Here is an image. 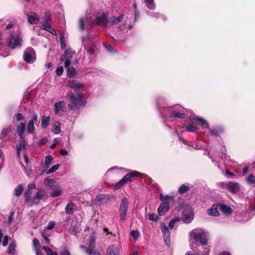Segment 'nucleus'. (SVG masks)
Masks as SVG:
<instances>
[{"label": "nucleus", "instance_id": "f257e3e1", "mask_svg": "<svg viewBox=\"0 0 255 255\" xmlns=\"http://www.w3.org/2000/svg\"><path fill=\"white\" fill-rule=\"evenodd\" d=\"M189 246L195 247L196 244L208 242L209 240V233L203 228L193 229L189 233Z\"/></svg>", "mask_w": 255, "mask_h": 255}, {"label": "nucleus", "instance_id": "f03ea898", "mask_svg": "<svg viewBox=\"0 0 255 255\" xmlns=\"http://www.w3.org/2000/svg\"><path fill=\"white\" fill-rule=\"evenodd\" d=\"M108 20L107 15L105 13H103L101 14L98 15L96 17V21H91L90 17L87 16L85 19L81 18L79 19V27L81 30H83L85 29V26H86L87 29L97 24H102L106 27L105 24L108 22Z\"/></svg>", "mask_w": 255, "mask_h": 255}, {"label": "nucleus", "instance_id": "7ed1b4c3", "mask_svg": "<svg viewBox=\"0 0 255 255\" xmlns=\"http://www.w3.org/2000/svg\"><path fill=\"white\" fill-rule=\"evenodd\" d=\"M67 96L69 100L68 107L70 110L76 111L85 105L81 94L75 95L72 91H69Z\"/></svg>", "mask_w": 255, "mask_h": 255}, {"label": "nucleus", "instance_id": "20e7f679", "mask_svg": "<svg viewBox=\"0 0 255 255\" xmlns=\"http://www.w3.org/2000/svg\"><path fill=\"white\" fill-rule=\"evenodd\" d=\"M126 18L124 13H121L119 16H113L110 17L106 23V27L109 28L112 26L117 25L120 31H124L126 28Z\"/></svg>", "mask_w": 255, "mask_h": 255}, {"label": "nucleus", "instance_id": "39448f33", "mask_svg": "<svg viewBox=\"0 0 255 255\" xmlns=\"http://www.w3.org/2000/svg\"><path fill=\"white\" fill-rule=\"evenodd\" d=\"M160 114L163 117L165 116L166 119L165 121L167 126L169 127H174L175 126V113L174 107H163L160 109Z\"/></svg>", "mask_w": 255, "mask_h": 255}, {"label": "nucleus", "instance_id": "423d86ee", "mask_svg": "<svg viewBox=\"0 0 255 255\" xmlns=\"http://www.w3.org/2000/svg\"><path fill=\"white\" fill-rule=\"evenodd\" d=\"M178 208L179 210H182V216L181 220L184 223L188 224L191 223L194 219V214L191 207L181 202L178 203Z\"/></svg>", "mask_w": 255, "mask_h": 255}, {"label": "nucleus", "instance_id": "0eeeda50", "mask_svg": "<svg viewBox=\"0 0 255 255\" xmlns=\"http://www.w3.org/2000/svg\"><path fill=\"white\" fill-rule=\"evenodd\" d=\"M197 255H208L210 252V246L209 241L196 244L195 247H190Z\"/></svg>", "mask_w": 255, "mask_h": 255}, {"label": "nucleus", "instance_id": "6e6552de", "mask_svg": "<svg viewBox=\"0 0 255 255\" xmlns=\"http://www.w3.org/2000/svg\"><path fill=\"white\" fill-rule=\"evenodd\" d=\"M22 41V37L18 34L11 33L8 39V47L11 49L20 47Z\"/></svg>", "mask_w": 255, "mask_h": 255}, {"label": "nucleus", "instance_id": "1a4fd4ad", "mask_svg": "<svg viewBox=\"0 0 255 255\" xmlns=\"http://www.w3.org/2000/svg\"><path fill=\"white\" fill-rule=\"evenodd\" d=\"M129 204V202L127 198L122 199L119 208V216L120 220L122 222H124L126 219Z\"/></svg>", "mask_w": 255, "mask_h": 255}, {"label": "nucleus", "instance_id": "9d476101", "mask_svg": "<svg viewBox=\"0 0 255 255\" xmlns=\"http://www.w3.org/2000/svg\"><path fill=\"white\" fill-rule=\"evenodd\" d=\"M23 59L27 63H32L35 61V52L32 47H28L24 51Z\"/></svg>", "mask_w": 255, "mask_h": 255}, {"label": "nucleus", "instance_id": "9b49d317", "mask_svg": "<svg viewBox=\"0 0 255 255\" xmlns=\"http://www.w3.org/2000/svg\"><path fill=\"white\" fill-rule=\"evenodd\" d=\"M37 115L36 114H33L31 120L27 124L26 130L28 133L32 134L34 132L35 130L34 124L37 121Z\"/></svg>", "mask_w": 255, "mask_h": 255}, {"label": "nucleus", "instance_id": "f8f14e48", "mask_svg": "<svg viewBox=\"0 0 255 255\" xmlns=\"http://www.w3.org/2000/svg\"><path fill=\"white\" fill-rule=\"evenodd\" d=\"M160 226L161 230L163 235L164 242L167 245H168L170 243V233L169 230L164 223L161 222Z\"/></svg>", "mask_w": 255, "mask_h": 255}, {"label": "nucleus", "instance_id": "ddd939ff", "mask_svg": "<svg viewBox=\"0 0 255 255\" xmlns=\"http://www.w3.org/2000/svg\"><path fill=\"white\" fill-rule=\"evenodd\" d=\"M45 194L46 191L43 188H39L32 200V203L35 204H38L39 203V200L42 199Z\"/></svg>", "mask_w": 255, "mask_h": 255}, {"label": "nucleus", "instance_id": "4468645a", "mask_svg": "<svg viewBox=\"0 0 255 255\" xmlns=\"http://www.w3.org/2000/svg\"><path fill=\"white\" fill-rule=\"evenodd\" d=\"M54 113L59 114L61 112H64L66 109V103L64 101H60L54 104Z\"/></svg>", "mask_w": 255, "mask_h": 255}, {"label": "nucleus", "instance_id": "2eb2a0df", "mask_svg": "<svg viewBox=\"0 0 255 255\" xmlns=\"http://www.w3.org/2000/svg\"><path fill=\"white\" fill-rule=\"evenodd\" d=\"M28 22L31 24H34L37 23L39 20L40 17L38 14L34 12H29L27 13Z\"/></svg>", "mask_w": 255, "mask_h": 255}, {"label": "nucleus", "instance_id": "dca6fc26", "mask_svg": "<svg viewBox=\"0 0 255 255\" xmlns=\"http://www.w3.org/2000/svg\"><path fill=\"white\" fill-rule=\"evenodd\" d=\"M70 60L66 59L65 62V67L67 69V76L69 77H73L76 74V70L73 67H70Z\"/></svg>", "mask_w": 255, "mask_h": 255}, {"label": "nucleus", "instance_id": "f3484780", "mask_svg": "<svg viewBox=\"0 0 255 255\" xmlns=\"http://www.w3.org/2000/svg\"><path fill=\"white\" fill-rule=\"evenodd\" d=\"M240 185L235 182H229L227 185V188L231 192L236 193L240 190Z\"/></svg>", "mask_w": 255, "mask_h": 255}, {"label": "nucleus", "instance_id": "a211bd4d", "mask_svg": "<svg viewBox=\"0 0 255 255\" xmlns=\"http://www.w3.org/2000/svg\"><path fill=\"white\" fill-rule=\"evenodd\" d=\"M159 199L162 202L161 203L165 204L169 206L170 202L174 200V197L173 196L164 195L161 193L159 196Z\"/></svg>", "mask_w": 255, "mask_h": 255}, {"label": "nucleus", "instance_id": "6ab92c4d", "mask_svg": "<svg viewBox=\"0 0 255 255\" xmlns=\"http://www.w3.org/2000/svg\"><path fill=\"white\" fill-rule=\"evenodd\" d=\"M80 249L88 255H100V253L97 252L93 247L87 248L84 246L81 245Z\"/></svg>", "mask_w": 255, "mask_h": 255}, {"label": "nucleus", "instance_id": "aec40b11", "mask_svg": "<svg viewBox=\"0 0 255 255\" xmlns=\"http://www.w3.org/2000/svg\"><path fill=\"white\" fill-rule=\"evenodd\" d=\"M145 175H143L142 173H140L136 171H134L131 173L127 174L125 175L123 178L127 182H131L132 181L131 178L134 176H145Z\"/></svg>", "mask_w": 255, "mask_h": 255}, {"label": "nucleus", "instance_id": "412c9836", "mask_svg": "<svg viewBox=\"0 0 255 255\" xmlns=\"http://www.w3.org/2000/svg\"><path fill=\"white\" fill-rule=\"evenodd\" d=\"M169 206L165 204L161 203L157 209L158 214L160 216L164 215L169 210Z\"/></svg>", "mask_w": 255, "mask_h": 255}, {"label": "nucleus", "instance_id": "4be33fe9", "mask_svg": "<svg viewBox=\"0 0 255 255\" xmlns=\"http://www.w3.org/2000/svg\"><path fill=\"white\" fill-rule=\"evenodd\" d=\"M46 186L48 187L50 190H54L58 186V184L53 180L46 178L44 181Z\"/></svg>", "mask_w": 255, "mask_h": 255}, {"label": "nucleus", "instance_id": "5701e85b", "mask_svg": "<svg viewBox=\"0 0 255 255\" xmlns=\"http://www.w3.org/2000/svg\"><path fill=\"white\" fill-rule=\"evenodd\" d=\"M207 214L209 216L218 217L220 213L218 210V207L216 205H213L207 210Z\"/></svg>", "mask_w": 255, "mask_h": 255}, {"label": "nucleus", "instance_id": "b1692460", "mask_svg": "<svg viewBox=\"0 0 255 255\" xmlns=\"http://www.w3.org/2000/svg\"><path fill=\"white\" fill-rule=\"evenodd\" d=\"M68 85L70 88L73 89L75 90H79L82 87V84L80 83L79 82L75 80L69 81Z\"/></svg>", "mask_w": 255, "mask_h": 255}, {"label": "nucleus", "instance_id": "393cba45", "mask_svg": "<svg viewBox=\"0 0 255 255\" xmlns=\"http://www.w3.org/2000/svg\"><path fill=\"white\" fill-rule=\"evenodd\" d=\"M74 204L72 201L69 202L65 208L66 213L69 215H72L74 212Z\"/></svg>", "mask_w": 255, "mask_h": 255}, {"label": "nucleus", "instance_id": "a878e982", "mask_svg": "<svg viewBox=\"0 0 255 255\" xmlns=\"http://www.w3.org/2000/svg\"><path fill=\"white\" fill-rule=\"evenodd\" d=\"M41 127L42 128H46L49 125L50 118L49 116H42L41 117Z\"/></svg>", "mask_w": 255, "mask_h": 255}, {"label": "nucleus", "instance_id": "bb28decb", "mask_svg": "<svg viewBox=\"0 0 255 255\" xmlns=\"http://www.w3.org/2000/svg\"><path fill=\"white\" fill-rule=\"evenodd\" d=\"M25 129V125L20 123L17 127V132L20 138H23V134Z\"/></svg>", "mask_w": 255, "mask_h": 255}, {"label": "nucleus", "instance_id": "cd10ccee", "mask_svg": "<svg viewBox=\"0 0 255 255\" xmlns=\"http://www.w3.org/2000/svg\"><path fill=\"white\" fill-rule=\"evenodd\" d=\"M220 209L222 212L226 215L231 214L233 212L231 207L225 204H221Z\"/></svg>", "mask_w": 255, "mask_h": 255}, {"label": "nucleus", "instance_id": "c85d7f7f", "mask_svg": "<svg viewBox=\"0 0 255 255\" xmlns=\"http://www.w3.org/2000/svg\"><path fill=\"white\" fill-rule=\"evenodd\" d=\"M52 190V191L50 193V196L52 197H58L62 193V189L59 187V185L57 188H55L54 190Z\"/></svg>", "mask_w": 255, "mask_h": 255}, {"label": "nucleus", "instance_id": "c756f323", "mask_svg": "<svg viewBox=\"0 0 255 255\" xmlns=\"http://www.w3.org/2000/svg\"><path fill=\"white\" fill-rule=\"evenodd\" d=\"M191 189V186L189 184H182L178 188V192L180 194H183L187 192Z\"/></svg>", "mask_w": 255, "mask_h": 255}, {"label": "nucleus", "instance_id": "7c9ffc66", "mask_svg": "<svg viewBox=\"0 0 255 255\" xmlns=\"http://www.w3.org/2000/svg\"><path fill=\"white\" fill-rule=\"evenodd\" d=\"M53 131L54 134H58L60 133L61 129H60V124L58 121H55L53 123Z\"/></svg>", "mask_w": 255, "mask_h": 255}, {"label": "nucleus", "instance_id": "2f4dec72", "mask_svg": "<svg viewBox=\"0 0 255 255\" xmlns=\"http://www.w3.org/2000/svg\"><path fill=\"white\" fill-rule=\"evenodd\" d=\"M11 130L12 128L11 126H9L3 128L0 135L1 139L5 138L11 131Z\"/></svg>", "mask_w": 255, "mask_h": 255}, {"label": "nucleus", "instance_id": "473e14b6", "mask_svg": "<svg viewBox=\"0 0 255 255\" xmlns=\"http://www.w3.org/2000/svg\"><path fill=\"white\" fill-rule=\"evenodd\" d=\"M119 250V248L111 246L109 248V255H118Z\"/></svg>", "mask_w": 255, "mask_h": 255}, {"label": "nucleus", "instance_id": "72a5a7b5", "mask_svg": "<svg viewBox=\"0 0 255 255\" xmlns=\"http://www.w3.org/2000/svg\"><path fill=\"white\" fill-rule=\"evenodd\" d=\"M144 2L148 9L154 10L155 8V4L154 0H144Z\"/></svg>", "mask_w": 255, "mask_h": 255}, {"label": "nucleus", "instance_id": "f704fd0d", "mask_svg": "<svg viewBox=\"0 0 255 255\" xmlns=\"http://www.w3.org/2000/svg\"><path fill=\"white\" fill-rule=\"evenodd\" d=\"M194 120L199 123L200 124V125L204 128H209V124L208 122L205 121L204 119L201 118H198L196 117L194 119Z\"/></svg>", "mask_w": 255, "mask_h": 255}, {"label": "nucleus", "instance_id": "c9c22d12", "mask_svg": "<svg viewBox=\"0 0 255 255\" xmlns=\"http://www.w3.org/2000/svg\"><path fill=\"white\" fill-rule=\"evenodd\" d=\"M72 51L71 50L67 49L65 51L64 54L61 56L60 60L63 61L65 60V58H68V59L70 60V58L72 57Z\"/></svg>", "mask_w": 255, "mask_h": 255}, {"label": "nucleus", "instance_id": "e433bc0d", "mask_svg": "<svg viewBox=\"0 0 255 255\" xmlns=\"http://www.w3.org/2000/svg\"><path fill=\"white\" fill-rule=\"evenodd\" d=\"M42 28L51 33L54 34V32H55V30L51 27V26L48 23L47 21H45L42 25Z\"/></svg>", "mask_w": 255, "mask_h": 255}, {"label": "nucleus", "instance_id": "4c0bfd02", "mask_svg": "<svg viewBox=\"0 0 255 255\" xmlns=\"http://www.w3.org/2000/svg\"><path fill=\"white\" fill-rule=\"evenodd\" d=\"M23 190V188L22 185L19 184L17 186H16L14 189V195L16 196H20L22 193Z\"/></svg>", "mask_w": 255, "mask_h": 255}, {"label": "nucleus", "instance_id": "58836bf2", "mask_svg": "<svg viewBox=\"0 0 255 255\" xmlns=\"http://www.w3.org/2000/svg\"><path fill=\"white\" fill-rule=\"evenodd\" d=\"M186 129L188 131L195 132L198 130V128L193 123L189 124L186 126Z\"/></svg>", "mask_w": 255, "mask_h": 255}, {"label": "nucleus", "instance_id": "ea45409f", "mask_svg": "<svg viewBox=\"0 0 255 255\" xmlns=\"http://www.w3.org/2000/svg\"><path fill=\"white\" fill-rule=\"evenodd\" d=\"M42 249L45 251L47 255H58L56 252L47 247L44 246Z\"/></svg>", "mask_w": 255, "mask_h": 255}, {"label": "nucleus", "instance_id": "a19ab883", "mask_svg": "<svg viewBox=\"0 0 255 255\" xmlns=\"http://www.w3.org/2000/svg\"><path fill=\"white\" fill-rule=\"evenodd\" d=\"M53 157L51 155H48L45 157V166L49 167V165L52 163Z\"/></svg>", "mask_w": 255, "mask_h": 255}, {"label": "nucleus", "instance_id": "79ce46f5", "mask_svg": "<svg viewBox=\"0 0 255 255\" xmlns=\"http://www.w3.org/2000/svg\"><path fill=\"white\" fill-rule=\"evenodd\" d=\"M16 245L14 244H11L8 249V253L10 255H13L15 252Z\"/></svg>", "mask_w": 255, "mask_h": 255}, {"label": "nucleus", "instance_id": "37998d69", "mask_svg": "<svg viewBox=\"0 0 255 255\" xmlns=\"http://www.w3.org/2000/svg\"><path fill=\"white\" fill-rule=\"evenodd\" d=\"M59 167V164H56V165L53 166L50 169L47 170L46 174H50L55 172L58 169Z\"/></svg>", "mask_w": 255, "mask_h": 255}, {"label": "nucleus", "instance_id": "c03bdc74", "mask_svg": "<svg viewBox=\"0 0 255 255\" xmlns=\"http://www.w3.org/2000/svg\"><path fill=\"white\" fill-rule=\"evenodd\" d=\"M4 155L2 151L0 150V171L3 167L4 162Z\"/></svg>", "mask_w": 255, "mask_h": 255}, {"label": "nucleus", "instance_id": "a18cd8bd", "mask_svg": "<svg viewBox=\"0 0 255 255\" xmlns=\"http://www.w3.org/2000/svg\"><path fill=\"white\" fill-rule=\"evenodd\" d=\"M148 218L149 220L154 222L159 220V218L154 214H149L148 215Z\"/></svg>", "mask_w": 255, "mask_h": 255}, {"label": "nucleus", "instance_id": "49530a36", "mask_svg": "<svg viewBox=\"0 0 255 255\" xmlns=\"http://www.w3.org/2000/svg\"><path fill=\"white\" fill-rule=\"evenodd\" d=\"M20 139L21 140H20L17 147H20L21 148H24L26 146V142L23 138H20Z\"/></svg>", "mask_w": 255, "mask_h": 255}, {"label": "nucleus", "instance_id": "de8ad7c7", "mask_svg": "<svg viewBox=\"0 0 255 255\" xmlns=\"http://www.w3.org/2000/svg\"><path fill=\"white\" fill-rule=\"evenodd\" d=\"M55 226V222L54 221H50L46 227V229L47 230H52L53 229Z\"/></svg>", "mask_w": 255, "mask_h": 255}, {"label": "nucleus", "instance_id": "09e8293b", "mask_svg": "<svg viewBox=\"0 0 255 255\" xmlns=\"http://www.w3.org/2000/svg\"><path fill=\"white\" fill-rule=\"evenodd\" d=\"M95 239L94 237H91L89 240V245H90V247H93L94 249L95 248Z\"/></svg>", "mask_w": 255, "mask_h": 255}, {"label": "nucleus", "instance_id": "8fccbe9b", "mask_svg": "<svg viewBox=\"0 0 255 255\" xmlns=\"http://www.w3.org/2000/svg\"><path fill=\"white\" fill-rule=\"evenodd\" d=\"M175 224V218H173L169 223L168 227L170 230H171L173 228Z\"/></svg>", "mask_w": 255, "mask_h": 255}, {"label": "nucleus", "instance_id": "3c124183", "mask_svg": "<svg viewBox=\"0 0 255 255\" xmlns=\"http://www.w3.org/2000/svg\"><path fill=\"white\" fill-rule=\"evenodd\" d=\"M63 72V68L62 67H58L56 70V73L57 76H60L62 75Z\"/></svg>", "mask_w": 255, "mask_h": 255}, {"label": "nucleus", "instance_id": "603ef678", "mask_svg": "<svg viewBox=\"0 0 255 255\" xmlns=\"http://www.w3.org/2000/svg\"><path fill=\"white\" fill-rule=\"evenodd\" d=\"M248 181L250 183H254L255 182V176L253 174L251 175L248 179Z\"/></svg>", "mask_w": 255, "mask_h": 255}, {"label": "nucleus", "instance_id": "864d4df0", "mask_svg": "<svg viewBox=\"0 0 255 255\" xmlns=\"http://www.w3.org/2000/svg\"><path fill=\"white\" fill-rule=\"evenodd\" d=\"M50 17H51V15H50V12L49 11H46L45 13V16L44 17V19L45 21H47L49 20H50Z\"/></svg>", "mask_w": 255, "mask_h": 255}, {"label": "nucleus", "instance_id": "5fc2aeb1", "mask_svg": "<svg viewBox=\"0 0 255 255\" xmlns=\"http://www.w3.org/2000/svg\"><path fill=\"white\" fill-rule=\"evenodd\" d=\"M210 132H211V134L212 135H214V136H217L219 135V131L217 129H211L210 130Z\"/></svg>", "mask_w": 255, "mask_h": 255}, {"label": "nucleus", "instance_id": "6e6d98bb", "mask_svg": "<svg viewBox=\"0 0 255 255\" xmlns=\"http://www.w3.org/2000/svg\"><path fill=\"white\" fill-rule=\"evenodd\" d=\"M8 241V237L7 236H5L3 238V241L2 243V246L3 247H5L7 245Z\"/></svg>", "mask_w": 255, "mask_h": 255}, {"label": "nucleus", "instance_id": "4d7b16f0", "mask_svg": "<svg viewBox=\"0 0 255 255\" xmlns=\"http://www.w3.org/2000/svg\"><path fill=\"white\" fill-rule=\"evenodd\" d=\"M150 15L153 16L156 18H163V15L162 14H160L157 12L151 13V14Z\"/></svg>", "mask_w": 255, "mask_h": 255}, {"label": "nucleus", "instance_id": "13d9d810", "mask_svg": "<svg viewBox=\"0 0 255 255\" xmlns=\"http://www.w3.org/2000/svg\"><path fill=\"white\" fill-rule=\"evenodd\" d=\"M23 119H24V117L23 116V115L21 114L18 113L16 114V119L17 121L19 122L20 121L23 120Z\"/></svg>", "mask_w": 255, "mask_h": 255}, {"label": "nucleus", "instance_id": "bf43d9fd", "mask_svg": "<svg viewBox=\"0 0 255 255\" xmlns=\"http://www.w3.org/2000/svg\"><path fill=\"white\" fill-rule=\"evenodd\" d=\"M33 246L35 248V250L36 249H37L36 248L37 247L39 246V241L37 239H34L33 240Z\"/></svg>", "mask_w": 255, "mask_h": 255}, {"label": "nucleus", "instance_id": "052dcab7", "mask_svg": "<svg viewBox=\"0 0 255 255\" xmlns=\"http://www.w3.org/2000/svg\"><path fill=\"white\" fill-rule=\"evenodd\" d=\"M104 46H105V48H106V49L109 51L111 52L113 50V48L112 45L110 44L105 43Z\"/></svg>", "mask_w": 255, "mask_h": 255}, {"label": "nucleus", "instance_id": "680f3d73", "mask_svg": "<svg viewBox=\"0 0 255 255\" xmlns=\"http://www.w3.org/2000/svg\"><path fill=\"white\" fill-rule=\"evenodd\" d=\"M130 234L134 238V239L137 238L139 236V233L134 230L131 231Z\"/></svg>", "mask_w": 255, "mask_h": 255}, {"label": "nucleus", "instance_id": "e2e57ef3", "mask_svg": "<svg viewBox=\"0 0 255 255\" xmlns=\"http://www.w3.org/2000/svg\"><path fill=\"white\" fill-rule=\"evenodd\" d=\"M123 185V184L122 182H121V181H119L118 183H116L114 188L116 189L121 188L122 186Z\"/></svg>", "mask_w": 255, "mask_h": 255}, {"label": "nucleus", "instance_id": "0e129e2a", "mask_svg": "<svg viewBox=\"0 0 255 255\" xmlns=\"http://www.w3.org/2000/svg\"><path fill=\"white\" fill-rule=\"evenodd\" d=\"M46 141H47V139L46 138H43L40 139L38 141V144L39 145H43L44 144H45L46 142Z\"/></svg>", "mask_w": 255, "mask_h": 255}, {"label": "nucleus", "instance_id": "69168bd1", "mask_svg": "<svg viewBox=\"0 0 255 255\" xmlns=\"http://www.w3.org/2000/svg\"><path fill=\"white\" fill-rule=\"evenodd\" d=\"M60 43L62 49L66 48V43H65L63 38L62 37H60Z\"/></svg>", "mask_w": 255, "mask_h": 255}, {"label": "nucleus", "instance_id": "338daca9", "mask_svg": "<svg viewBox=\"0 0 255 255\" xmlns=\"http://www.w3.org/2000/svg\"><path fill=\"white\" fill-rule=\"evenodd\" d=\"M13 212H11L8 219V224H10L12 222V217L13 215Z\"/></svg>", "mask_w": 255, "mask_h": 255}, {"label": "nucleus", "instance_id": "774afa93", "mask_svg": "<svg viewBox=\"0 0 255 255\" xmlns=\"http://www.w3.org/2000/svg\"><path fill=\"white\" fill-rule=\"evenodd\" d=\"M61 255H70V254L66 249H64L62 252Z\"/></svg>", "mask_w": 255, "mask_h": 255}]
</instances>
